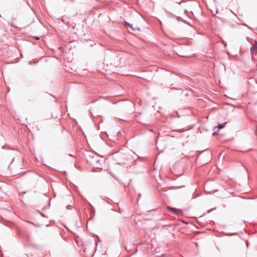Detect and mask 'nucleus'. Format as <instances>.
<instances>
[{"instance_id":"obj_1","label":"nucleus","mask_w":257,"mask_h":257,"mask_svg":"<svg viewBox=\"0 0 257 257\" xmlns=\"http://www.w3.org/2000/svg\"><path fill=\"white\" fill-rule=\"evenodd\" d=\"M250 50L252 54H256L257 53V43L256 41H254Z\"/></svg>"},{"instance_id":"obj_7","label":"nucleus","mask_w":257,"mask_h":257,"mask_svg":"<svg viewBox=\"0 0 257 257\" xmlns=\"http://www.w3.org/2000/svg\"><path fill=\"white\" fill-rule=\"evenodd\" d=\"M2 148L3 149H10L9 147L7 145H4V146H3Z\"/></svg>"},{"instance_id":"obj_3","label":"nucleus","mask_w":257,"mask_h":257,"mask_svg":"<svg viewBox=\"0 0 257 257\" xmlns=\"http://www.w3.org/2000/svg\"><path fill=\"white\" fill-rule=\"evenodd\" d=\"M124 25L127 27H128L130 28H131L132 29V30L133 31H135L136 30H139V28H134L133 27L132 25H131L129 23H128L126 21H125L124 22Z\"/></svg>"},{"instance_id":"obj_6","label":"nucleus","mask_w":257,"mask_h":257,"mask_svg":"<svg viewBox=\"0 0 257 257\" xmlns=\"http://www.w3.org/2000/svg\"><path fill=\"white\" fill-rule=\"evenodd\" d=\"M188 10L190 11V13L193 14L192 13V11L190 9H188V10H184V13H185L187 15H188Z\"/></svg>"},{"instance_id":"obj_2","label":"nucleus","mask_w":257,"mask_h":257,"mask_svg":"<svg viewBox=\"0 0 257 257\" xmlns=\"http://www.w3.org/2000/svg\"><path fill=\"white\" fill-rule=\"evenodd\" d=\"M167 208L169 210L171 211V212H173L174 214H175L176 215L180 214V213H182L181 210L176 209V208H172L171 207H168Z\"/></svg>"},{"instance_id":"obj_13","label":"nucleus","mask_w":257,"mask_h":257,"mask_svg":"<svg viewBox=\"0 0 257 257\" xmlns=\"http://www.w3.org/2000/svg\"><path fill=\"white\" fill-rule=\"evenodd\" d=\"M138 196H139V197H140V196H141V194H140H140H139Z\"/></svg>"},{"instance_id":"obj_9","label":"nucleus","mask_w":257,"mask_h":257,"mask_svg":"<svg viewBox=\"0 0 257 257\" xmlns=\"http://www.w3.org/2000/svg\"><path fill=\"white\" fill-rule=\"evenodd\" d=\"M218 131H219V130H217V131H216V132H213V134H212V135H213V136H215V135H217V133H218Z\"/></svg>"},{"instance_id":"obj_4","label":"nucleus","mask_w":257,"mask_h":257,"mask_svg":"<svg viewBox=\"0 0 257 257\" xmlns=\"http://www.w3.org/2000/svg\"><path fill=\"white\" fill-rule=\"evenodd\" d=\"M177 54L180 56H181V57H188V55H187L186 53H185V52H179Z\"/></svg>"},{"instance_id":"obj_8","label":"nucleus","mask_w":257,"mask_h":257,"mask_svg":"<svg viewBox=\"0 0 257 257\" xmlns=\"http://www.w3.org/2000/svg\"><path fill=\"white\" fill-rule=\"evenodd\" d=\"M217 191H218V190L216 189V190H213L212 191H209V192L208 191V193H215V192H217Z\"/></svg>"},{"instance_id":"obj_10","label":"nucleus","mask_w":257,"mask_h":257,"mask_svg":"<svg viewBox=\"0 0 257 257\" xmlns=\"http://www.w3.org/2000/svg\"><path fill=\"white\" fill-rule=\"evenodd\" d=\"M34 38L35 39V40H38L40 39V38L39 37H37V36H35L34 37Z\"/></svg>"},{"instance_id":"obj_5","label":"nucleus","mask_w":257,"mask_h":257,"mask_svg":"<svg viewBox=\"0 0 257 257\" xmlns=\"http://www.w3.org/2000/svg\"><path fill=\"white\" fill-rule=\"evenodd\" d=\"M226 123V122H224V123H221V124H219L218 125V130H219L221 128H223L225 126Z\"/></svg>"},{"instance_id":"obj_11","label":"nucleus","mask_w":257,"mask_h":257,"mask_svg":"<svg viewBox=\"0 0 257 257\" xmlns=\"http://www.w3.org/2000/svg\"><path fill=\"white\" fill-rule=\"evenodd\" d=\"M193 4H194L195 6H196V7H198V4H197V3H193Z\"/></svg>"},{"instance_id":"obj_12","label":"nucleus","mask_w":257,"mask_h":257,"mask_svg":"<svg viewBox=\"0 0 257 257\" xmlns=\"http://www.w3.org/2000/svg\"><path fill=\"white\" fill-rule=\"evenodd\" d=\"M236 234H237V233L235 232V233H232L231 235H236Z\"/></svg>"},{"instance_id":"obj_15","label":"nucleus","mask_w":257,"mask_h":257,"mask_svg":"<svg viewBox=\"0 0 257 257\" xmlns=\"http://www.w3.org/2000/svg\"><path fill=\"white\" fill-rule=\"evenodd\" d=\"M1 135H2V133H1V132H0V136H1Z\"/></svg>"},{"instance_id":"obj_14","label":"nucleus","mask_w":257,"mask_h":257,"mask_svg":"<svg viewBox=\"0 0 257 257\" xmlns=\"http://www.w3.org/2000/svg\"><path fill=\"white\" fill-rule=\"evenodd\" d=\"M29 63H30V64H32V62H31V61H30Z\"/></svg>"}]
</instances>
